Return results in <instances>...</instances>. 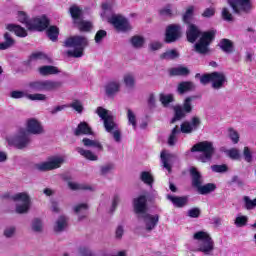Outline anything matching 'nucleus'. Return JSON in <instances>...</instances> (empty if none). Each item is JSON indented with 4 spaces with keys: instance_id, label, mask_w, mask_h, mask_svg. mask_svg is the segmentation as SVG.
<instances>
[{
    "instance_id": "1",
    "label": "nucleus",
    "mask_w": 256,
    "mask_h": 256,
    "mask_svg": "<svg viewBox=\"0 0 256 256\" xmlns=\"http://www.w3.org/2000/svg\"><path fill=\"white\" fill-rule=\"evenodd\" d=\"M215 33V30L202 33L199 26L195 24L187 25L186 29V37L189 43H195L200 37V40L194 46L196 53L200 55H207L209 53V46L213 39H215Z\"/></svg>"
},
{
    "instance_id": "2",
    "label": "nucleus",
    "mask_w": 256,
    "mask_h": 256,
    "mask_svg": "<svg viewBox=\"0 0 256 256\" xmlns=\"http://www.w3.org/2000/svg\"><path fill=\"white\" fill-rule=\"evenodd\" d=\"M96 113L102 119L105 131L112 135L116 143H121V130L119 129V125L115 123V118L111 115V112L103 107H98Z\"/></svg>"
},
{
    "instance_id": "3",
    "label": "nucleus",
    "mask_w": 256,
    "mask_h": 256,
    "mask_svg": "<svg viewBox=\"0 0 256 256\" xmlns=\"http://www.w3.org/2000/svg\"><path fill=\"white\" fill-rule=\"evenodd\" d=\"M89 40L85 36H71L64 41V47L72 48L73 50H68L67 55L69 57H74L79 59L83 57V52L85 48L88 47Z\"/></svg>"
},
{
    "instance_id": "4",
    "label": "nucleus",
    "mask_w": 256,
    "mask_h": 256,
    "mask_svg": "<svg viewBox=\"0 0 256 256\" xmlns=\"http://www.w3.org/2000/svg\"><path fill=\"white\" fill-rule=\"evenodd\" d=\"M190 151L191 153H200L196 155V159L200 163H209L215 155V146H213V142L202 141L193 145Z\"/></svg>"
},
{
    "instance_id": "5",
    "label": "nucleus",
    "mask_w": 256,
    "mask_h": 256,
    "mask_svg": "<svg viewBox=\"0 0 256 256\" xmlns=\"http://www.w3.org/2000/svg\"><path fill=\"white\" fill-rule=\"evenodd\" d=\"M194 241H198V251L204 253V255H213L215 251V241L211 238V235L205 231H198L193 235Z\"/></svg>"
},
{
    "instance_id": "6",
    "label": "nucleus",
    "mask_w": 256,
    "mask_h": 256,
    "mask_svg": "<svg viewBox=\"0 0 256 256\" xmlns=\"http://www.w3.org/2000/svg\"><path fill=\"white\" fill-rule=\"evenodd\" d=\"M200 81L202 85L211 83V87L215 91L223 89V87H225V85L228 83L227 75H225L223 72L206 73L201 76Z\"/></svg>"
},
{
    "instance_id": "7",
    "label": "nucleus",
    "mask_w": 256,
    "mask_h": 256,
    "mask_svg": "<svg viewBox=\"0 0 256 256\" xmlns=\"http://www.w3.org/2000/svg\"><path fill=\"white\" fill-rule=\"evenodd\" d=\"M29 89L32 91H46L51 93L53 91H59L63 87V81L55 80H35L28 84Z\"/></svg>"
},
{
    "instance_id": "8",
    "label": "nucleus",
    "mask_w": 256,
    "mask_h": 256,
    "mask_svg": "<svg viewBox=\"0 0 256 256\" xmlns=\"http://www.w3.org/2000/svg\"><path fill=\"white\" fill-rule=\"evenodd\" d=\"M7 141L8 145L20 150L27 149V147L31 145V137L25 129H20L17 134L11 138H8Z\"/></svg>"
},
{
    "instance_id": "9",
    "label": "nucleus",
    "mask_w": 256,
    "mask_h": 256,
    "mask_svg": "<svg viewBox=\"0 0 256 256\" xmlns=\"http://www.w3.org/2000/svg\"><path fill=\"white\" fill-rule=\"evenodd\" d=\"M228 4L236 15H249L253 9L251 0H228Z\"/></svg>"
},
{
    "instance_id": "10",
    "label": "nucleus",
    "mask_w": 256,
    "mask_h": 256,
    "mask_svg": "<svg viewBox=\"0 0 256 256\" xmlns=\"http://www.w3.org/2000/svg\"><path fill=\"white\" fill-rule=\"evenodd\" d=\"M12 199L18 202V204L16 205V213L23 215V213L29 212V209L31 207V198H29V195L27 193H18L12 196Z\"/></svg>"
},
{
    "instance_id": "11",
    "label": "nucleus",
    "mask_w": 256,
    "mask_h": 256,
    "mask_svg": "<svg viewBox=\"0 0 256 256\" xmlns=\"http://www.w3.org/2000/svg\"><path fill=\"white\" fill-rule=\"evenodd\" d=\"M63 163H65L63 157L54 156L49 158L46 162L35 164V169L42 172L53 171V169H59Z\"/></svg>"
},
{
    "instance_id": "12",
    "label": "nucleus",
    "mask_w": 256,
    "mask_h": 256,
    "mask_svg": "<svg viewBox=\"0 0 256 256\" xmlns=\"http://www.w3.org/2000/svg\"><path fill=\"white\" fill-rule=\"evenodd\" d=\"M108 23L113 25V27L122 33L131 31V24L129 23V20L122 15L113 14L110 18H108Z\"/></svg>"
},
{
    "instance_id": "13",
    "label": "nucleus",
    "mask_w": 256,
    "mask_h": 256,
    "mask_svg": "<svg viewBox=\"0 0 256 256\" xmlns=\"http://www.w3.org/2000/svg\"><path fill=\"white\" fill-rule=\"evenodd\" d=\"M183 35V28L179 24H170L166 27L165 41L166 43H175L179 41Z\"/></svg>"
},
{
    "instance_id": "14",
    "label": "nucleus",
    "mask_w": 256,
    "mask_h": 256,
    "mask_svg": "<svg viewBox=\"0 0 256 256\" xmlns=\"http://www.w3.org/2000/svg\"><path fill=\"white\" fill-rule=\"evenodd\" d=\"M48 27L49 18L46 16L32 18L27 23V29L29 31H45Z\"/></svg>"
},
{
    "instance_id": "15",
    "label": "nucleus",
    "mask_w": 256,
    "mask_h": 256,
    "mask_svg": "<svg viewBox=\"0 0 256 256\" xmlns=\"http://www.w3.org/2000/svg\"><path fill=\"white\" fill-rule=\"evenodd\" d=\"M138 221H143L145 225V230L148 233H151L153 229L157 227V224L159 223V214L151 215L148 212L139 215L137 217Z\"/></svg>"
},
{
    "instance_id": "16",
    "label": "nucleus",
    "mask_w": 256,
    "mask_h": 256,
    "mask_svg": "<svg viewBox=\"0 0 256 256\" xmlns=\"http://www.w3.org/2000/svg\"><path fill=\"white\" fill-rule=\"evenodd\" d=\"M201 126V118L197 116H193L191 121H185L180 125V133H185L189 135L193 133V131H197Z\"/></svg>"
},
{
    "instance_id": "17",
    "label": "nucleus",
    "mask_w": 256,
    "mask_h": 256,
    "mask_svg": "<svg viewBox=\"0 0 256 256\" xmlns=\"http://www.w3.org/2000/svg\"><path fill=\"white\" fill-rule=\"evenodd\" d=\"M26 132L31 135H43L45 133V129L39 120L35 118H29L26 121Z\"/></svg>"
},
{
    "instance_id": "18",
    "label": "nucleus",
    "mask_w": 256,
    "mask_h": 256,
    "mask_svg": "<svg viewBox=\"0 0 256 256\" xmlns=\"http://www.w3.org/2000/svg\"><path fill=\"white\" fill-rule=\"evenodd\" d=\"M133 206L136 217H139V215H144L145 213H147V196L141 195L135 198L133 200Z\"/></svg>"
},
{
    "instance_id": "19",
    "label": "nucleus",
    "mask_w": 256,
    "mask_h": 256,
    "mask_svg": "<svg viewBox=\"0 0 256 256\" xmlns=\"http://www.w3.org/2000/svg\"><path fill=\"white\" fill-rule=\"evenodd\" d=\"M160 157L164 169H167V171L171 173V164L175 162V159H177V155L162 151Z\"/></svg>"
},
{
    "instance_id": "20",
    "label": "nucleus",
    "mask_w": 256,
    "mask_h": 256,
    "mask_svg": "<svg viewBox=\"0 0 256 256\" xmlns=\"http://www.w3.org/2000/svg\"><path fill=\"white\" fill-rule=\"evenodd\" d=\"M190 176L192 180V187L198 189L203 183V176L201 175V172L197 171V168L191 167Z\"/></svg>"
},
{
    "instance_id": "21",
    "label": "nucleus",
    "mask_w": 256,
    "mask_h": 256,
    "mask_svg": "<svg viewBox=\"0 0 256 256\" xmlns=\"http://www.w3.org/2000/svg\"><path fill=\"white\" fill-rule=\"evenodd\" d=\"M69 225V220L66 218V216H60L57 218V220L54 223L53 229L55 233H63L67 229Z\"/></svg>"
},
{
    "instance_id": "22",
    "label": "nucleus",
    "mask_w": 256,
    "mask_h": 256,
    "mask_svg": "<svg viewBox=\"0 0 256 256\" xmlns=\"http://www.w3.org/2000/svg\"><path fill=\"white\" fill-rule=\"evenodd\" d=\"M191 91H195V83L191 81L180 82L177 86V93L179 95H185V93H189Z\"/></svg>"
},
{
    "instance_id": "23",
    "label": "nucleus",
    "mask_w": 256,
    "mask_h": 256,
    "mask_svg": "<svg viewBox=\"0 0 256 256\" xmlns=\"http://www.w3.org/2000/svg\"><path fill=\"white\" fill-rule=\"evenodd\" d=\"M168 201H171V203L174 205V207H185L187 205L189 199L187 196H173L168 194L167 196Z\"/></svg>"
},
{
    "instance_id": "24",
    "label": "nucleus",
    "mask_w": 256,
    "mask_h": 256,
    "mask_svg": "<svg viewBox=\"0 0 256 256\" xmlns=\"http://www.w3.org/2000/svg\"><path fill=\"white\" fill-rule=\"evenodd\" d=\"M74 135L76 137H80V135H93V131L87 122H80L74 130Z\"/></svg>"
},
{
    "instance_id": "25",
    "label": "nucleus",
    "mask_w": 256,
    "mask_h": 256,
    "mask_svg": "<svg viewBox=\"0 0 256 256\" xmlns=\"http://www.w3.org/2000/svg\"><path fill=\"white\" fill-rule=\"evenodd\" d=\"M39 75H42V77H47L49 75H57L61 73L59 71V68L51 65L41 66L38 68Z\"/></svg>"
},
{
    "instance_id": "26",
    "label": "nucleus",
    "mask_w": 256,
    "mask_h": 256,
    "mask_svg": "<svg viewBox=\"0 0 256 256\" xmlns=\"http://www.w3.org/2000/svg\"><path fill=\"white\" fill-rule=\"evenodd\" d=\"M4 41L0 43V51H6V49H11V47H15V40L11 33L5 32L4 33Z\"/></svg>"
},
{
    "instance_id": "27",
    "label": "nucleus",
    "mask_w": 256,
    "mask_h": 256,
    "mask_svg": "<svg viewBox=\"0 0 256 256\" xmlns=\"http://www.w3.org/2000/svg\"><path fill=\"white\" fill-rule=\"evenodd\" d=\"M68 187L72 191H95L91 185L77 182H68Z\"/></svg>"
},
{
    "instance_id": "28",
    "label": "nucleus",
    "mask_w": 256,
    "mask_h": 256,
    "mask_svg": "<svg viewBox=\"0 0 256 256\" xmlns=\"http://www.w3.org/2000/svg\"><path fill=\"white\" fill-rule=\"evenodd\" d=\"M190 71L187 67L179 66L175 68H171L169 70V75L171 77H187L189 75Z\"/></svg>"
},
{
    "instance_id": "29",
    "label": "nucleus",
    "mask_w": 256,
    "mask_h": 256,
    "mask_svg": "<svg viewBox=\"0 0 256 256\" xmlns=\"http://www.w3.org/2000/svg\"><path fill=\"white\" fill-rule=\"evenodd\" d=\"M6 29L15 33L17 37H27V30L17 24H7Z\"/></svg>"
},
{
    "instance_id": "30",
    "label": "nucleus",
    "mask_w": 256,
    "mask_h": 256,
    "mask_svg": "<svg viewBox=\"0 0 256 256\" xmlns=\"http://www.w3.org/2000/svg\"><path fill=\"white\" fill-rule=\"evenodd\" d=\"M218 46L224 53H233L235 51V46L233 45V42L229 39H222Z\"/></svg>"
},
{
    "instance_id": "31",
    "label": "nucleus",
    "mask_w": 256,
    "mask_h": 256,
    "mask_svg": "<svg viewBox=\"0 0 256 256\" xmlns=\"http://www.w3.org/2000/svg\"><path fill=\"white\" fill-rule=\"evenodd\" d=\"M76 151L84 157V159H88V161H97L99 159V157L95 155V153L91 152V150H85L81 147H77Z\"/></svg>"
},
{
    "instance_id": "32",
    "label": "nucleus",
    "mask_w": 256,
    "mask_h": 256,
    "mask_svg": "<svg viewBox=\"0 0 256 256\" xmlns=\"http://www.w3.org/2000/svg\"><path fill=\"white\" fill-rule=\"evenodd\" d=\"M121 88V84L119 82H110L106 85V95L108 97H112L115 93H119V89Z\"/></svg>"
},
{
    "instance_id": "33",
    "label": "nucleus",
    "mask_w": 256,
    "mask_h": 256,
    "mask_svg": "<svg viewBox=\"0 0 256 256\" xmlns=\"http://www.w3.org/2000/svg\"><path fill=\"white\" fill-rule=\"evenodd\" d=\"M123 83L126 89H135V75L133 73L124 74Z\"/></svg>"
},
{
    "instance_id": "34",
    "label": "nucleus",
    "mask_w": 256,
    "mask_h": 256,
    "mask_svg": "<svg viewBox=\"0 0 256 256\" xmlns=\"http://www.w3.org/2000/svg\"><path fill=\"white\" fill-rule=\"evenodd\" d=\"M217 189V185L213 183H208L205 185H201L199 188H197V191L200 195H209V193H213Z\"/></svg>"
},
{
    "instance_id": "35",
    "label": "nucleus",
    "mask_w": 256,
    "mask_h": 256,
    "mask_svg": "<svg viewBox=\"0 0 256 256\" xmlns=\"http://www.w3.org/2000/svg\"><path fill=\"white\" fill-rule=\"evenodd\" d=\"M70 15L74 21V24L79 23L83 19V11L77 6L70 7Z\"/></svg>"
},
{
    "instance_id": "36",
    "label": "nucleus",
    "mask_w": 256,
    "mask_h": 256,
    "mask_svg": "<svg viewBox=\"0 0 256 256\" xmlns=\"http://www.w3.org/2000/svg\"><path fill=\"white\" fill-rule=\"evenodd\" d=\"M74 25H76L79 31L89 32L91 29H93V24L89 21L83 20V18L76 22Z\"/></svg>"
},
{
    "instance_id": "37",
    "label": "nucleus",
    "mask_w": 256,
    "mask_h": 256,
    "mask_svg": "<svg viewBox=\"0 0 256 256\" xmlns=\"http://www.w3.org/2000/svg\"><path fill=\"white\" fill-rule=\"evenodd\" d=\"M31 229L34 233H43V220L34 218L31 222Z\"/></svg>"
},
{
    "instance_id": "38",
    "label": "nucleus",
    "mask_w": 256,
    "mask_h": 256,
    "mask_svg": "<svg viewBox=\"0 0 256 256\" xmlns=\"http://www.w3.org/2000/svg\"><path fill=\"white\" fill-rule=\"evenodd\" d=\"M140 181L142 183H145V185H148L149 187H153V175H151L149 172L147 171H143L140 174Z\"/></svg>"
},
{
    "instance_id": "39",
    "label": "nucleus",
    "mask_w": 256,
    "mask_h": 256,
    "mask_svg": "<svg viewBox=\"0 0 256 256\" xmlns=\"http://www.w3.org/2000/svg\"><path fill=\"white\" fill-rule=\"evenodd\" d=\"M130 42L134 49H141L145 45V38L143 36H133Z\"/></svg>"
},
{
    "instance_id": "40",
    "label": "nucleus",
    "mask_w": 256,
    "mask_h": 256,
    "mask_svg": "<svg viewBox=\"0 0 256 256\" xmlns=\"http://www.w3.org/2000/svg\"><path fill=\"white\" fill-rule=\"evenodd\" d=\"M174 118L171 120V123H175L176 121H181L185 117V111L181 106L174 107Z\"/></svg>"
},
{
    "instance_id": "41",
    "label": "nucleus",
    "mask_w": 256,
    "mask_h": 256,
    "mask_svg": "<svg viewBox=\"0 0 256 256\" xmlns=\"http://www.w3.org/2000/svg\"><path fill=\"white\" fill-rule=\"evenodd\" d=\"M46 33L50 41L55 42L59 37V28H57V26H50Z\"/></svg>"
},
{
    "instance_id": "42",
    "label": "nucleus",
    "mask_w": 256,
    "mask_h": 256,
    "mask_svg": "<svg viewBox=\"0 0 256 256\" xmlns=\"http://www.w3.org/2000/svg\"><path fill=\"white\" fill-rule=\"evenodd\" d=\"M179 133H181L179 126H175L168 138V145H170V147H173V145L177 143V135H179Z\"/></svg>"
},
{
    "instance_id": "43",
    "label": "nucleus",
    "mask_w": 256,
    "mask_h": 256,
    "mask_svg": "<svg viewBox=\"0 0 256 256\" xmlns=\"http://www.w3.org/2000/svg\"><path fill=\"white\" fill-rule=\"evenodd\" d=\"M179 57V52L176 50H168L160 55V59H165L166 61H171Z\"/></svg>"
},
{
    "instance_id": "44",
    "label": "nucleus",
    "mask_w": 256,
    "mask_h": 256,
    "mask_svg": "<svg viewBox=\"0 0 256 256\" xmlns=\"http://www.w3.org/2000/svg\"><path fill=\"white\" fill-rule=\"evenodd\" d=\"M193 11H194L193 6H190L187 8L186 12L184 13V15L182 17V21L186 25L192 24L191 21H193Z\"/></svg>"
},
{
    "instance_id": "45",
    "label": "nucleus",
    "mask_w": 256,
    "mask_h": 256,
    "mask_svg": "<svg viewBox=\"0 0 256 256\" xmlns=\"http://www.w3.org/2000/svg\"><path fill=\"white\" fill-rule=\"evenodd\" d=\"M173 101H175L173 94H160V102L163 107H169V103H173Z\"/></svg>"
},
{
    "instance_id": "46",
    "label": "nucleus",
    "mask_w": 256,
    "mask_h": 256,
    "mask_svg": "<svg viewBox=\"0 0 256 256\" xmlns=\"http://www.w3.org/2000/svg\"><path fill=\"white\" fill-rule=\"evenodd\" d=\"M193 99H197V96H190L187 97L184 100L182 109L186 112V113H191L193 111V106L191 105V102L193 101Z\"/></svg>"
},
{
    "instance_id": "47",
    "label": "nucleus",
    "mask_w": 256,
    "mask_h": 256,
    "mask_svg": "<svg viewBox=\"0 0 256 256\" xmlns=\"http://www.w3.org/2000/svg\"><path fill=\"white\" fill-rule=\"evenodd\" d=\"M243 201H244V207H245V209H247V211H252V209H255L256 198L251 200V198L249 196H244Z\"/></svg>"
},
{
    "instance_id": "48",
    "label": "nucleus",
    "mask_w": 256,
    "mask_h": 256,
    "mask_svg": "<svg viewBox=\"0 0 256 256\" xmlns=\"http://www.w3.org/2000/svg\"><path fill=\"white\" fill-rule=\"evenodd\" d=\"M45 59H47V55H45L44 53L42 52L33 53L28 60V65H31L33 61H45Z\"/></svg>"
},
{
    "instance_id": "49",
    "label": "nucleus",
    "mask_w": 256,
    "mask_h": 256,
    "mask_svg": "<svg viewBox=\"0 0 256 256\" xmlns=\"http://www.w3.org/2000/svg\"><path fill=\"white\" fill-rule=\"evenodd\" d=\"M127 119L129 125H132L133 129H137V117L135 116V113H133L132 109H127Z\"/></svg>"
},
{
    "instance_id": "50",
    "label": "nucleus",
    "mask_w": 256,
    "mask_h": 256,
    "mask_svg": "<svg viewBox=\"0 0 256 256\" xmlns=\"http://www.w3.org/2000/svg\"><path fill=\"white\" fill-rule=\"evenodd\" d=\"M26 99H29V101H45L47 95L41 93L28 94L26 95Z\"/></svg>"
},
{
    "instance_id": "51",
    "label": "nucleus",
    "mask_w": 256,
    "mask_h": 256,
    "mask_svg": "<svg viewBox=\"0 0 256 256\" xmlns=\"http://www.w3.org/2000/svg\"><path fill=\"white\" fill-rule=\"evenodd\" d=\"M17 232V228L15 226H8L4 229L3 235L6 239H11L15 237V233Z\"/></svg>"
},
{
    "instance_id": "52",
    "label": "nucleus",
    "mask_w": 256,
    "mask_h": 256,
    "mask_svg": "<svg viewBox=\"0 0 256 256\" xmlns=\"http://www.w3.org/2000/svg\"><path fill=\"white\" fill-rule=\"evenodd\" d=\"M243 157L246 163H253V152L251 151L250 147H244Z\"/></svg>"
},
{
    "instance_id": "53",
    "label": "nucleus",
    "mask_w": 256,
    "mask_h": 256,
    "mask_svg": "<svg viewBox=\"0 0 256 256\" xmlns=\"http://www.w3.org/2000/svg\"><path fill=\"white\" fill-rule=\"evenodd\" d=\"M211 170L213 173H227L229 171V167L227 164L212 165Z\"/></svg>"
},
{
    "instance_id": "54",
    "label": "nucleus",
    "mask_w": 256,
    "mask_h": 256,
    "mask_svg": "<svg viewBox=\"0 0 256 256\" xmlns=\"http://www.w3.org/2000/svg\"><path fill=\"white\" fill-rule=\"evenodd\" d=\"M227 155L230 157V159H234L235 161L241 159V153L237 148H232L230 150H227Z\"/></svg>"
},
{
    "instance_id": "55",
    "label": "nucleus",
    "mask_w": 256,
    "mask_h": 256,
    "mask_svg": "<svg viewBox=\"0 0 256 256\" xmlns=\"http://www.w3.org/2000/svg\"><path fill=\"white\" fill-rule=\"evenodd\" d=\"M113 169H115V165L108 163L100 167V173L101 175H109Z\"/></svg>"
},
{
    "instance_id": "56",
    "label": "nucleus",
    "mask_w": 256,
    "mask_h": 256,
    "mask_svg": "<svg viewBox=\"0 0 256 256\" xmlns=\"http://www.w3.org/2000/svg\"><path fill=\"white\" fill-rule=\"evenodd\" d=\"M74 213H76V215H81L87 213V209H89V206H87V204H78L76 206H74Z\"/></svg>"
},
{
    "instance_id": "57",
    "label": "nucleus",
    "mask_w": 256,
    "mask_h": 256,
    "mask_svg": "<svg viewBox=\"0 0 256 256\" xmlns=\"http://www.w3.org/2000/svg\"><path fill=\"white\" fill-rule=\"evenodd\" d=\"M69 107H71V109H74V111H77V113H83V104L79 100H75L74 102H72Z\"/></svg>"
},
{
    "instance_id": "58",
    "label": "nucleus",
    "mask_w": 256,
    "mask_h": 256,
    "mask_svg": "<svg viewBox=\"0 0 256 256\" xmlns=\"http://www.w3.org/2000/svg\"><path fill=\"white\" fill-rule=\"evenodd\" d=\"M248 218L247 216H238L235 219V225L236 227H245L247 225Z\"/></svg>"
},
{
    "instance_id": "59",
    "label": "nucleus",
    "mask_w": 256,
    "mask_h": 256,
    "mask_svg": "<svg viewBox=\"0 0 256 256\" xmlns=\"http://www.w3.org/2000/svg\"><path fill=\"white\" fill-rule=\"evenodd\" d=\"M188 217L191 219H197L201 215V209L199 208H192L187 212Z\"/></svg>"
},
{
    "instance_id": "60",
    "label": "nucleus",
    "mask_w": 256,
    "mask_h": 256,
    "mask_svg": "<svg viewBox=\"0 0 256 256\" xmlns=\"http://www.w3.org/2000/svg\"><path fill=\"white\" fill-rule=\"evenodd\" d=\"M159 13L162 17H173V10H171V6H169V5L162 8L159 11Z\"/></svg>"
},
{
    "instance_id": "61",
    "label": "nucleus",
    "mask_w": 256,
    "mask_h": 256,
    "mask_svg": "<svg viewBox=\"0 0 256 256\" xmlns=\"http://www.w3.org/2000/svg\"><path fill=\"white\" fill-rule=\"evenodd\" d=\"M27 95V93L19 90H15L10 93V97L12 99H23V97H27Z\"/></svg>"
},
{
    "instance_id": "62",
    "label": "nucleus",
    "mask_w": 256,
    "mask_h": 256,
    "mask_svg": "<svg viewBox=\"0 0 256 256\" xmlns=\"http://www.w3.org/2000/svg\"><path fill=\"white\" fill-rule=\"evenodd\" d=\"M147 103H148V107H149L150 109H155L156 103H157V100H156V98H155V93H150V94L148 95Z\"/></svg>"
},
{
    "instance_id": "63",
    "label": "nucleus",
    "mask_w": 256,
    "mask_h": 256,
    "mask_svg": "<svg viewBox=\"0 0 256 256\" xmlns=\"http://www.w3.org/2000/svg\"><path fill=\"white\" fill-rule=\"evenodd\" d=\"M222 18L224 19V21L231 22V21H233V14H231V12H229L228 8H223L222 9Z\"/></svg>"
},
{
    "instance_id": "64",
    "label": "nucleus",
    "mask_w": 256,
    "mask_h": 256,
    "mask_svg": "<svg viewBox=\"0 0 256 256\" xmlns=\"http://www.w3.org/2000/svg\"><path fill=\"white\" fill-rule=\"evenodd\" d=\"M107 37V31L99 30L95 35V43H101Z\"/></svg>"
}]
</instances>
